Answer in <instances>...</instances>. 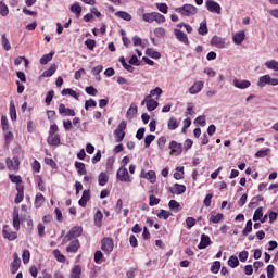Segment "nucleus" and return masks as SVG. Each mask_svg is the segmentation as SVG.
I'll list each match as a JSON object with an SVG mask.
<instances>
[{"label": "nucleus", "mask_w": 278, "mask_h": 278, "mask_svg": "<svg viewBox=\"0 0 278 278\" xmlns=\"http://www.w3.org/2000/svg\"><path fill=\"white\" fill-rule=\"evenodd\" d=\"M119 18H123V21H131V14L125 12V11H118L115 13Z\"/></svg>", "instance_id": "obj_48"}, {"label": "nucleus", "mask_w": 278, "mask_h": 278, "mask_svg": "<svg viewBox=\"0 0 278 278\" xmlns=\"http://www.w3.org/2000/svg\"><path fill=\"white\" fill-rule=\"evenodd\" d=\"M174 34L179 42H182V45H189L190 41L188 40V35H186V33L181 31L178 28H175Z\"/></svg>", "instance_id": "obj_14"}, {"label": "nucleus", "mask_w": 278, "mask_h": 278, "mask_svg": "<svg viewBox=\"0 0 278 278\" xmlns=\"http://www.w3.org/2000/svg\"><path fill=\"white\" fill-rule=\"evenodd\" d=\"M101 220H103V213H101V211H97L94 215V223L98 227H101Z\"/></svg>", "instance_id": "obj_53"}, {"label": "nucleus", "mask_w": 278, "mask_h": 278, "mask_svg": "<svg viewBox=\"0 0 278 278\" xmlns=\"http://www.w3.org/2000/svg\"><path fill=\"white\" fill-rule=\"evenodd\" d=\"M153 140H155V135H148L144 138V147H146V149H149V147H151V142H153Z\"/></svg>", "instance_id": "obj_58"}, {"label": "nucleus", "mask_w": 278, "mask_h": 278, "mask_svg": "<svg viewBox=\"0 0 278 278\" xmlns=\"http://www.w3.org/2000/svg\"><path fill=\"white\" fill-rule=\"evenodd\" d=\"M10 116L11 121H16V106L14 105V101L10 102Z\"/></svg>", "instance_id": "obj_49"}, {"label": "nucleus", "mask_w": 278, "mask_h": 278, "mask_svg": "<svg viewBox=\"0 0 278 278\" xmlns=\"http://www.w3.org/2000/svg\"><path fill=\"white\" fill-rule=\"evenodd\" d=\"M169 192L172 194H184V192H186V187L180 184H175L173 187L169 188Z\"/></svg>", "instance_id": "obj_20"}, {"label": "nucleus", "mask_w": 278, "mask_h": 278, "mask_svg": "<svg viewBox=\"0 0 278 278\" xmlns=\"http://www.w3.org/2000/svg\"><path fill=\"white\" fill-rule=\"evenodd\" d=\"M170 155H181V152L184 151V147L181 143H177V141H170L169 143Z\"/></svg>", "instance_id": "obj_8"}, {"label": "nucleus", "mask_w": 278, "mask_h": 278, "mask_svg": "<svg viewBox=\"0 0 278 278\" xmlns=\"http://www.w3.org/2000/svg\"><path fill=\"white\" fill-rule=\"evenodd\" d=\"M45 204V195L42 193H37L35 198V207H42Z\"/></svg>", "instance_id": "obj_33"}, {"label": "nucleus", "mask_w": 278, "mask_h": 278, "mask_svg": "<svg viewBox=\"0 0 278 278\" xmlns=\"http://www.w3.org/2000/svg\"><path fill=\"white\" fill-rule=\"evenodd\" d=\"M59 114L62 116H75V110H72L70 108H66L64 104L59 105Z\"/></svg>", "instance_id": "obj_17"}, {"label": "nucleus", "mask_w": 278, "mask_h": 278, "mask_svg": "<svg viewBox=\"0 0 278 278\" xmlns=\"http://www.w3.org/2000/svg\"><path fill=\"white\" fill-rule=\"evenodd\" d=\"M232 84H233L235 88H239V90H244L251 86V81L240 80L238 78H235Z\"/></svg>", "instance_id": "obj_15"}, {"label": "nucleus", "mask_w": 278, "mask_h": 278, "mask_svg": "<svg viewBox=\"0 0 278 278\" xmlns=\"http://www.w3.org/2000/svg\"><path fill=\"white\" fill-rule=\"evenodd\" d=\"M18 166H21V161H18V157L7 159V167L9 170H18Z\"/></svg>", "instance_id": "obj_12"}, {"label": "nucleus", "mask_w": 278, "mask_h": 278, "mask_svg": "<svg viewBox=\"0 0 278 278\" xmlns=\"http://www.w3.org/2000/svg\"><path fill=\"white\" fill-rule=\"evenodd\" d=\"M53 255H54L56 262H60L61 264H64V262H66V256H64V254H62V252H60V250H54Z\"/></svg>", "instance_id": "obj_35"}, {"label": "nucleus", "mask_w": 278, "mask_h": 278, "mask_svg": "<svg viewBox=\"0 0 278 278\" xmlns=\"http://www.w3.org/2000/svg\"><path fill=\"white\" fill-rule=\"evenodd\" d=\"M16 191H17V194H16L14 201H15V203H21L23 201V199H25L23 185H17L16 186Z\"/></svg>", "instance_id": "obj_23"}, {"label": "nucleus", "mask_w": 278, "mask_h": 278, "mask_svg": "<svg viewBox=\"0 0 278 278\" xmlns=\"http://www.w3.org/2000/svg\"><path fill=\"white\" fill-rule=\"evenodd\" d=\"M168 206L170 210H176L179 212V202H177V200H170Z\"/></svg>", "instance_id": "obj_64"}, {"label": "nucleus", "mask_w": 278, "mask_h": 278, "mask_svg": "<svg viewBox=\"0 0 278 278\" xmlns=\"http://www.w3.org/2000/svg\"><path fill=\"white\" fill-rule=\"evenodd\" d=\"M83 232L84 228H81V226H74L64 237L63 242H71L73 238H79Z\"/></svg>", "instance_id": "obj_4"}, {"label": "nucleus", "mask_w": 278, "mask_h": 278, "mask_svg": "<svg viewBox=\"0 0 278 278\" xmlns=\"http://www.w3.org/2000/svg\"><path fill=\"white\" fill-rule=\"evenodd\" d=\"M212 244V240L210 239V236L203 233L201 236V241L198 245V249L203 250V249H207V247H210Z\"/></svg>", "instance_id": "obj_16"}, {"label": "nucleus", "mask_w": 278, "mask_h": 278, "mask_svg": "<svg viewBox=\"0 0 278 278\" xmlns=\"http://www.w3.org/2000/svg\"><path fill=\"white\" fill-rule=\"evenodd\" d=\"M184 177V167H176V172L174 173V179H181Z\"/></svg>", "instance_id": "obj_59"}, {"label": "nucleus", "mask_w": 278, "mask_h": 278, "mask_svg": "<svg viewBox=\"0 0 278 278\" xmlns=\"http://www.w3.org/2000/svg\"><path fill=\"white\" fill-rule=\"evenodd\" d=\"M1 127L3 131H8L10 129V125L8 124V117L5 115L1 116Z\"/></svg>", "instance_id": "obj_55"}, {"label": "nucleus", "mask_w": 278, "mask_h": 278, "mask_svg": "<svg viewBox=\"0 0 278 278\" xmlns=\"http://www.w3.org/2000/svg\"><path fill=\"white\" fill-rule=\"evenodd\" d=\"M154 18H155V12H152V13H144L142 15V20L146 22V23H153L154 22Z\"/></svg>", "instance_id": "obj_44"}, {"label": "nucleus", "mask_w": 278, "mask_h": 278, "mask_svg": "<svg viewBox=\"0 0 278 278\" xmlns=\"http://www.w3.org/2000/svg\"><path fill=\"white\" fill-rule=\"evenodd\" d=\"M154 36H156V38H164V36H166V29L162 27L155 28Z\"/></svg>", "instance_id": "obj_56"}, {"label": "nucleus", "mask_w": 278, "mask_h": 278, "mask_svg": "<svg viewBox=\"0 0 278 278\" xmlns=\"http://www.w3.org/2000/svg\"><path fill=\"white\" fill-rule=\"evenodd\" d=\"M101 249L104 253H112L114 251V241L110 238L102 239Z\"/></svg>", "instance_id": "obj_7"}, {"label": "nucleus", "mask_w": 278, "mask_h": 278, "mask_svg": "<svg viewBox=\"0 0 278 278\" xmlns=\"http://www.w3.org/2000/svg\"><path fill=\"white\" fill-rule=\"evenodd\" d=\"M13 227L18 231L21 229V219L18 216V207H14L13 210Z\"/></svg>", "instance_id": "obj_21"}, {"label": "nucleus", "mask_w": 278, "mask_h": 278, "mask_svg": "<svg viewBox=\"0 0 278 278\" xmlns=\"http://www.w3.org/2000/svg\"><path fill=\"white\" fill-rule=\"evenodd\" d=\"M206 9L208 12H213L215 14H220L223 8H220V4L214 0H207L206 1Z\"/></svg>", "instance_id": "obj_6"}, {"label": "nucleus", "mask_w": 278, "mask_h": 278, "mask_svg": "<svg viewBox=\"0 0 278 278\" xmlns=\"http://www.w3.org/2000/svg\"><path fill=\"white\" fill-rule=\"evenodd\" d=\"M136 114H138V106L131 105L126 113V118L131 119Z\"/></svg>", "instance_id": "obj_36"}, {"label": "nucleus", "mask_w": 278, "mask_h": 278, "mask_svg": "<svg viewBox=\"0 0 278 278\" xmlns=\"http://www.w3.org/2000/svg\"><path fill=\"white\" fill-rule=\"evenodd\" d=\"M71 12L76 14L77 17L81 16V7L79 5V3L72 4Z\"/></svg>", "instance_id": "obj_43"}, {"label": "nucleus", "mask_w": 278, "mask_h": 278, "mask_svg": "<svg viewBox=\"0 0 278 278\" xmlns=\"http://www.w3.org/2000/svg\"><path fill=\"white\" fill-rule=\"evenodd\" d=\"M18 268H21V257H18V253L13 254V262L11 263V273L12 275H15V273H18Z\"/></svg>", "instance_id": "obj_10"}, {"label": "nucleus", "mask_w": 278, "mask_h": 278, "mask_svg": "<svg viewBox=\"0 0 278 278\" xmlns=\"http://www.w3.org/2000/svg\"><path fill=\"white\" fill-rule=\"evenodd\" d=\"M203 86H205V83H203V80H198L189 88V92L191 94H199V92L203 90Z\"/></svg>", "instance_id": "obj_13"}, {"label": "nucleus", "mask_w": 278, "mask_h": 278, "mask_svg": "<svg viewBox=\"0 0 278 278\" xmlns=\"http://www.w3.org/2000/svg\"><path fill=\"white\" fill-rule=\"evenodd\" d=\"M79 247H81V244L79 243V240L75 239L71 241L70 245L66 248V252L77 253V251H79Z\"/></svg>", "instance_id": "obj_19"}, {"label": "nucleus", "mask_w": 278, "mask_h": 278, "mask_svg": "<svg viewBox=\"0 0 278 278\" xmlns=\"http://www.w3.org/2000/svg\"><path fill=\"white\" fill-rule=\"evenodd\" d=\"M2 236H3V238H5L7 240H10V241L16 240V238H18V233L12 231L10 229V226H8V225L3 227Z\"/></svg>", "instance_id": "obj_9"}, {"label": "nucleus", "mask_w": 278, "mask_h": 278, "mask_svg": "<svg viewBox=\"0 0 278 278\" xmlns=\"http://www.w3.org/2000/svg\"><path fill=\"white\" fill-rule=\"evenodd\" d=\"M1 45L4 51H10V49H12V46H10V40H8V37H5V34L1 36Z\"/></svg>", "instance_id": "obj_37"}, {"label": "nucleus", "mask_w": 278, "mask_h": 278, "mask_svg": "<svg viewBox=\"0 0 278 278\" xmlns=\"http://www.w3.org/2000/svg\"><path fill=\"white\" fill-rule=\"evenodd\" d=\"M170 216H172V213L169 211H166V210H161L157 213V218H161L163 220H168V218H170Z\"/></svg>", "instance_id": "obj_38"}, {"label": "nucleus", "mask_w": 278, "mask_h": 278, "mask_svg": "<svg viewBox=\"0 0 278 278\" xmlns=\"http://www.w3.org/2000/svg\"><path fill=\"white\" fill-rule=\"evenodd\" d=\"M253 231V222L250 219L247 222L245 228L242 230L243 236H249Z\"/></svg>", "instance_id": "obj_42"}, {"label": "nucleus", "mask_w": 278, "mask_h": 278, "mask_svg": "<svg viewBox=\"0 0 278 278\" xmlns=\"http://www.w3.org/2000/svg\"><path fill=\"white\" fill-rule=\"evenodd\" d=\"M244 38H247V35L244 34V30H241L233 35L232 40L235 45H240L241 42H244Z\"/></svg>", "instance_id": "obj_25"}, {"label": "nucleus", "mask_w": 278, "mask_h": 278, "mask_svg": "<svg viewBox=\"0 0 278 278\" xmlns=\"http://www.w3.org/2000/svg\"><path fill=\"white\" fill-rule=\"evenodd\" d=\"M89 201H90V190H85L83 192L81 199L78 201V204L80 205V207H86Z\"/></svg>", "instance_id": "obj_22"}, {"label": "nucleus", "mask_w": 278, "mask_h": 278, "mask_svg": "<svg viewBox=\"0 0 278 278\" xmlns=\"http://www.w3.org/2000/svg\"><path fill=\"white\" fill-rule=\"evenodd\" d=\"M61 94L63 97H66V94H70V97H73L74 99H76L77 101L79 100V93H77V91L71 89V88H66V89H63Z\"/></svg>", "instance_id": "obj_28"}, {"label": "nucleus", "mask_w": 278, "mask_h": 278, "mask_svg": "<svg viewBox=\"0 0 278 278\" xmlns=\"http://www.w3.org/2000/svg\"><path fill=\"white\" fill-rule=\"evenodd\" d=\"M48 144H51V147H59L60 136L58 134L56 135H49Z\"/></svg>", "instance_id": "obj_27"}, {"label": "nucleus", "mask_w": 278, "mask_h": 278, "mask_svg": "<svg viewBox=\"0 0 278 278\" xmlns=\"http://www.w3.org/2000/svg\"><path fill=\"white\" fill-rule=\"evenodd\" d=\"M55 71H58V65L52 64L48 70L43 72L42 77H51Z\"/></svg>", "instance_id": "obj_34"}, {"label": "nucleus", "mask_w": 278, "mask_h": 278, "mask_svg": "<svg viewBox=\"0 0 278 278\" xmlns=\"http://www.w3.org/2000/svg\"><path fill=\"white\" fill-rule=\"evenodd\" d=\"M53 94H55V92L53 90L48 91V93L46 96V104L47 105H51V102L53 101Z\"/></svg>", "instance_id": "obj_62"}, {"label": "nucleus", "mask_w": 278, "mask_h": 278, "mask_svg": "<svg viewBox=\"0 0 278 278\" xmlns=\"http://www.w3.org/2000/svg\"><path fill=\"white\" fill-rule=\"evenodd\" d=\"M71 278H81V266L76 265L73 267Z\"/></svg>", "instance_id": "obj_32"}, {"label": "nucleus", "mask_w": 278, "mask_h": 278, "mask_svg": "<svg viewBox=\"0 0 278 278\" xmlns=\"http://www.w3.org/2000/svg\"><path fill=\"white\" fill-rule=\"evenodd\" d=\"M154 21L160 25L162 23H166V17L161 13L154 12Z\"/></svg>", "instance_id": "obj_51"}, {"label": "nucleus", "mask_w": 278, "mask_h": 278, "mask_svg": "<svg viewBox=\"0 0 278 278\" xmlns=\"http://www.w3.org/2000/svg\"><path fill=\"white\" fill-rule=\"evenodd\" d=\"M156 8L159 12L163 14H168V5L166 3H156Z\"/></svg>", "instance_id": "obj_54"}, {"label": "nucleus", "mask_w": 278, "mask_h": 278, "mask_svg": "<svg viewBox=\"0 0 278 278\" xmlns=\"http://www.w3.org/2000/svg\"><path fill=\"white\" fill-rule=\"evenodd\" d=\"M75 166L79 173V175H86V165L81 162H76Z\"/></svg>", "instance_id": "obj_52"}, {"label": "nucleus", "mask_w": 278, "mask_h": 278, "mask_svg": "<svg viewBox=\"0 0 278 278\" xmlns=\"http://www.w3.org/2000/svg\"><path fill=\"white\" fill-rule=\"evenodd\" d=\"M239 265H240V261H238V256L236 255L230 256V258L228 260V266H230V268H236Z\"/></svg>", "instance_id": "obj_39"}, {"label": "nucleus", "mask_w": 278, "mask_h": 278, "mask_svg": "<svg viewBox=\"0 0 278 278\" xmlns=\"http://www.w3.org/2000/svg\"><path fill=\"white\" fill-rule=\"evenodd\" d=\"M116 178L118 181H123L125 184H131V181H134V178L129 175V172L125 166L119 167L116 174Z\"/></svg>", "instance_id": "obj_2"}, {"label": "nucleus", "mask_w": 278, "mask_h": 278, "mask_svg": "<svg viewBox=\"0 0 278 278\" xmlns=\"http://www.w3.org/2000/svg\"><path fill=\"white\" fill-rule=\"evenodd\" d=\"M270 85V75L266 74L264 76H261L257 81L258 88H264L265 86Z\"/></svg>", "instance_id": "obj_24"}, {"label": "nucleus", "mask_w": 278, "mask_h": 278, "mask_svg": "<svg viewBox=\"0 0 278 278\" xmlns=\"http://www.w3.org/2000/svg\"><path fill=\"white\" fill-rule=\"evenodd\" d=\"M262 216H264V207L260 206L254 212V215H253L254 223H257V220H261Z\"/></svg>", "instance_id": "obj_31"}, {"label": "nucleus", "mask_w": 278, "mask_h": 278, "mask_svg": "<svg viewBox=\"0 0 278 278\" xmlns=\"http://www.w3.org/2000/svg\"><path fill=\"white\" fill-rule=\"evenodd\" d=\"M146 53L154 60H160L162 58V54H160L157 51H154L153 49H147Z\"/></svg>", "instance_id": "obj_41"}, {"label": "nucleus", "mask_w": 278, "mask_h": 278, "mask_svg": "<svg viewBox=\"0 0 278 278\" xmlns=\"http://www.w3.org/2000/svg\"><path fill=\"white\" fill-rule=\"evenodd\" d=\"M125 129H127V122L122 121L114 130L116 142H123V140H125Z\"/></svg>", "instance_id": "obj_3"}, {"label": "nucleus", "mask_w": 278, "mask_h": 278, "mask_svg": "<svg viewBox=\"0 0 278 278\" xmlns=\"http://www.w3.org/2000/svg\"><path fill=\"white\" fill-rule=\"evenodd\" d=\"M168 129L175 130L177 127H179V123L177 122V118L170 117L167 124Z\"/></svg>", "instance_id": "obj_45"}, {"label": "nucleus", "mask_w": 278, "mask_h": 278, "mask_svg": "<svg viewBox=\"0 0 278 278\" xmlns=\"http://www.w3.org/2000/svg\"><path fill=\"white\" fill-rule=\"evenodd\" d=\"M9 179H11L12 184H16V186H22L23 184V179L21 178V176H16L14 174H10Z\"/></svg>", "instance_id": "obj_47"}, {"label": "nucleus", "mask_w": 278, "mask_h": 278, "mask_svg": "<svg viewBox=\"0 0 278 278\" xmlns=\"http://www.w3.org/2000/svg\"><path fill=\"white\" fill-rule=\"evenodd\" d=\"M218 270H220V262L216 261L214 262V264L211 266V273H214L216 275V273H218Z\"/></svg>", "instance_id": "obj_63"}, {"label": "nucleus", "mask_w": 278, "mask_h": 278, "mask_svg": "<svg viewBox=\"0 0 278 278\" xmlns=\"http://www.w3.org/2000/svg\"><path fill=\"white\" fill-rule=\"evenodd\" d=\"M207 31H208L207 22L205 21L201 22L198 33L200 34V36H205Z\"/></svg>", "instance_id": "obj_40"}, {"label": "nucleus", "mask_w": 278, "mask_h": 278, "mask_svg": "<svg viewBox=\"0 0 278 278\" xmlns=\"http://www.w3.org/2000/svg\"><path fill=\"white\" fill-rule=\"evenodd\" d=\"M176 11L181 16H194L197 14L198 9L192 4H184L182 7L175 8Z\"/></svg>", "instance_id": "obj_1"}, {"label": "nucleus", "mask_w": 278, "mask_h": 278, "mask_svg": "<svg viewBox=\"0 0 278 278\" xmlns=\"http://www.w3.org/2000/svg\"><path fill=\"white\" fill-rule=\"evenodd\" d=\"M10 13V10L8 9V5L3 2H0V14L1 16H8Z\"/></svg>", "instance_id": "obj_57"}, {"label": "nucleus", "mask_w": 278, "mask_h": 278, "mask_svg": "<svg viewBox=\"0 0 278 278\" xmlns=\"http://www.w3.org/2000/svg\"><path fill=\"white\" fill-rule=\"evenodd\" d=\"M223 218H225V216L223 215V213H211V217H210V222L214 223L215 225L220 223V220H223Z\"/></svg>", "instance_id": "obj_29"}, {"label": "nucleus", "mask_w": 278, "mask_h": 278, "mask_svg": "<svg viewBox=\"0 0 278 278\" xmlns=\"http://www.w3.org/2000/svg\"><path fill=\"white\" fill-rule=\"evenodd\" d=\"M160 204V198H156L155 195H150L149 197V205L153 207L154 205Z\"/></svg>", "instance_id": "obj_60"}, {"label": "nucleus", "mask_w": 278, "mask_h": 278, "mask_svg": "<svg viewBox=\"0 0 278 278\" xmlns=\"http://www.w3.org/2000/svg\"><path fill=\"white\" fill-rule=\"evenodd\" d=\"M140 177L142 179H147L148 181H150V184H155V181H157V176L155 175V172H153V170H149L148 173L142 170L140 174Z\"/></svg>", "instance_id": "obj_11"}, {"label": "nucleus", "mask_w": 278, "mask_h": 278, "mask_svg": "<svg viewBox=\"0 0 278 278\" xmlns=\"http://www.w3.org/2000/svg\"><path fill=\"white\" fill-rule=\"evenodd\" d=\"M53 55H55V51H51L50 53L42 55L40 64H49V62L53 60Z\"/></svg>", "instance_id": "obj_30"}, {"label": "nucleus", "mask_w": 278, "mask_h": 278, "mask_svg": "<svg viewBox=\"0 0 278 278\" xmlns=\"http://www.w3.org/2000/svg\"><path fill=\"white\" fill-rule=\"evenodd\" d=\"M211 45L213 47H216L217 49H225V39H223L222 37H218V36H214L211 39Z\"/></svg>", "instance_id": "obj_18"}, {"label": "nucleus", "mask_w": 278, "mask_h": 278, "mask_svg": "<svg viewBox=\"0 0 278 278\" xmlns=\"http://www.w3.org/2000/svg\"><path fill=\"white\" fill-rule=\"evenodd\" d=\"M94 262H96V264H103V262H105V258L103 257V252L96 251V253H94Z\"/></svg>", "instance_id": "obj_46"}, {"label": "nucleus", "mask_w": 278, "mask_h": 278, "mask_svg": "<svg viewBox=\"0 0 278 278\" xmlns=\"http://www.w3.org/2000/svg\"><path fill=\"white\" fill-rule=\"evenodd\" d=\"M142 105H147V110L149 112H153V110H156L157 109V101H155L154 99L151 98V96H147L144 98V100L141 102Z\"/></svg>", "instance_id": "obj_5"}, {"label": "nucleus", "mask_w": 278, "mask_h": 278, "mask_svg": "<svg viewBox=\"0 0 278 278\" xmlns=\"http://www.w3.org/2000/svg\"><path fill=\"white\" fill-rule=\"evenodd\" d=\"M31 258V253L29 250H24L22 254L23 264H29V260Z\"/></svg>", "instance_id": "obj_50"}, {"label": "nucleus", "mask_w": 278, "mask_h": 278, "mask_svg": "<svg viewBox=\"0 0 278 278\" xmlns=\"http://www.w3.org/2000/svg\"><path fill=\"white\" fill-rule=\"evenodd\" d=\"M108 181H110V176L108 175V173L105 172L100 173L98 176L99 186H105Z\"/></svg>", "instance_id": "obj_26"}, {"label": "nucleus", "mask_w": 278, "mask_h": 278, "mask_svg": "<svg viewBox=\"0 0 278 278\" xmlns=\"http://www.w3.org/2000/svg\"><path fill=\"white\" fill-rule=\"evenodd\" d=\"M90 108H97V101L94 99H89L85 102V110H90Z\"/></svg>", "instance_id": "obj_61"}]
</instances>
